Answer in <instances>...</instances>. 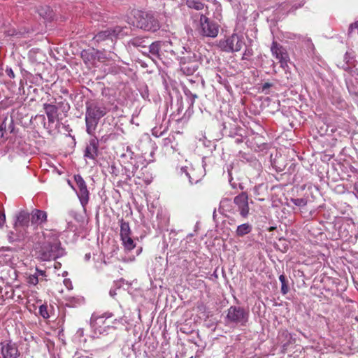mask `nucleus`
Masks as SVG:
<instances>
[{
    "label": "nucleus",
    "instance_id": "5",
    "mask_svg": "<svg viewBox=\"0 0 358 358\" xmlns=\"http://www.w3.org/2000/svg\"><path fill=\"white\" fill-rule=\"evenodd\" d=\"M135 17L136 22L134 23L138 28L153 32L160 28L158 20L150 13L138 12Z\"/></svg>",
    "mask_w": 358,
    "mask_h": 358
},
{
    "label": "nucleus",
    "instance_id": "40",
    "mask_svg": "<svg viewBox=\"0 0 358 358\" xmlns=\"http://www.w3.org/2000/svg\"><path fill=\"white\" fill-rule=\"evenodd\" d=\"M197 98V96L196 94L193 95V99H195Z\"/></svg>",
    "mask_w": 358,
    "mask_h": 358
},
{
    "label": "nucleus",
    "instance_id": "18",
    "mask_svg": "<svg viewBox=\"0 0 358 358\" xmlns=\"http://www.w3.org/2000/svg\"><path fill=\"white\" fill-rule=\"evenodd\" d=\"M43 106L49 122L53 123L57 118V108L55 105L48 103H45Z\"/></svg>",
    "mask_w": 358,
    "mask_h": 358
},
{
    "label": "nucleus",
    "instance_id": "20",
    "mask_svg": "<svg viewBox=\"0 0 358 358\" xmlns=\"http://www.w3.org/2000/svg\"><path fill=\"white\" fill-rule=\"evenodd\" d=\"M252 227L248 223L242 224L237 227L236 234L238 236H243L251 232Z\"/></svg>",
    "mask_w": 358,
    "mask_h": 358
},
{
    "label": "nucleus",
    "instance_id": "41",
    "mask_svg": "<svg viewBox=\"0 0 358 358\" xmlns=\"http://www.w3.org/2000/svg\"><path fill=\"white\" fill-rule=\"evenodd\" d=\"M353 26H354L353 24H351V25H350V29H354V27H353Z\"/></svg>",
    "mask_w": 358,
    "mask_h": 358
},
{
    "label": "nucleus",
    "instance_id": "4",
    "mask_svg": "<svg viewBox=\"0 0 358 358\" xmlns=\"http://www.w3.org/2000/svg\"><path fill=\"white\" fill-rule=\"evenodd\" d=\"M200 64L199 54L192 51H187L180 61V71L187 76L194 74Z\"/></svg>",
    "mask_w": 358,
    "mask_h": 358
},
{
    "label": "nucleus",
    "instance_id": "26",
    "mask_svg": "<svg viewBox=\"0 0 358 358\" xmlns=\"http://www.w3.org/2000/svg\"><path fill=\"white\" fill-rule=\"evenodd\" d=\"M279 280H280V281L281 282V292L283 294H285L289 291V288H288V286L287 285L286 278H285V276L284 275H280V277H279Z\"/></svg>",
    "mask_w": 358,
    "mask_h": 358
},
{
    "label": "nucleus",
    "instance_id": "34",
    "mask_svg": "<svg viewBox=\"0 0 358 358\" xmlns=\"http://www.w3.org/2000/svg\"><path fill=\"white\" fill-rule=\"evenodd\" d=\"M6 74L8 75V76L10 78H14L15 77V74H14V72L11 69H7L6 70Z\"/></svg>",
    "mask_w": 358,
    "mask_h": 358
},
{
    "label": "nucleus",
    "instance_id": "29",
    "mask_svg": "<svg viewBox=\"0 0 358 358\" xmlns=\"http://www.w3.org/2000/svg\"><path fill=\"white\" fill-rule=\"evenodd\" d=\"M92 354H90L85 351H80L75 354L73 358H92Z\"/></svg>",
    "mask_w": 358,
    "mask_h": 358
},
{
    "label": "nucleus",
    "instance_id": "36",
    "mask_svg": "<svg viewBox=\"0 0 358 358\" xmlns=\"http://www.w3.org/2000/svg\"><path fill=\"white\" fill-rule=\"evenodd\" d=\"M355 194L356 197L358 199V182L355 184L354 186Z\"/></svg>",
    "mask_w": 358,
    "mask_h": 358
},
{
    "label": "nucleus",
    "instance_id": "37",
    "mask_svg": "<svg viewBox=\"0 0 358 358\" xmlns=\"http://www.w3.org/2000/svg\"><path fill=\"white\" fill-rule=\"evenodd\" d=\"M110 296L114 297L116 295L115 289H110L109 292Z\"/></svg>",
    "mask_w": 358,
    "mask_h": 358
},
{
    "label": "nucleus",
    "instance_id": "43",
    "mask_svg": "<svg viewBox=\"0 0 358 358\" xmlns=\"http://www.w3.org/2000/svg\"><path fill=\"white\" fill-rule=\"evenodd\" d=\"M117 321H118V320H117V319H115V320H114V322H113L115 323V322H116Z\"/></svg>",
    "mask_w": 358,
    "mask_h": 358
},
{
    "label": "nucleus",
    "instance_id": "23",
    "mask_svg": "<svg viewBox=\"0 0 358 358\" xmlns=\"http://www.w3.org/2000/svg\"><path fill=\"white\" fill-rule=\"evenodd\" d=\"M120 238H123L131 234V231L128 222L124 221L122 219L120 220Z\"/></svg>",
    "mask_w": 358,
    "mask_h": 358
},
{
    "label": "nucleus",
    "instance_id": "6",
    "mask_svg": "<svg viewBox=\"0 0 358 358\" xmlns=\"http://www.w3.org/2000/svg\"><path fill=\"white\" fill-rule=\"evenodd\" d=\"M244 45L243 37L237 34H233L230 36L220 40L218 46L226 52H234L240 51Z\"/></svg>",
    "mask_w": 358,
    "mask_h": 358
},
{
    "label": "nucleus",
    "instance_id": "12",
    "mask_svg": "<svg viewBox=\"0 0 358 358\" xmlns=\"http://www.w3.org/2000/svg\"><path fill=\"white\" fill-rule=\"evenodd\" d=\"M234 202L237 206L240 215L243 217H248L249 214L248 197L245 192H242L234 197Z\"/></svg>",
    "mask_w": 358,
    "mask_h": 358
},
{
    "label": "nucleus",
    "instance_id": "3",
    "mask_svg": "<svg viewBox=\"0 0 358 358\" xmlns=\"http://www.w3.org/2000/svg\"><path fill=\"white\" fill-rule=\"evenodd\" d=\"M206 14L208 12L201 14L196 31L202 37L215 38L218 35L220 26L216 22L210 20Z\"/></svg>",
    "mask_w": 358,
    "mask_h": 358
},
{
    "label": "nucleus",
    "instance_id": "7",
    "mask_svg": "<svg viewBox=\"0 0 358 358\" xmlns=\"http://www.w3.org/2000/svg\"><path fill=\"white\" fill-rule=\"evenodd\" d=\"M130 28L127 27L116 26L115 27L108 28L106 30L99 31L94 39L96 42H101L107 39L113 40L114 38H121L129 34Z\"/></svg>",
    "mask_w": 358,
    "mask_h": 358
},
{
    "label": "nucleus",
    "instance_id": "31",
    "mask_svg": "<svg viewBox=\"0 0 358 358\" xmlns=\"http://www.w3.org/2000/svg\"><path fill=\"white\" fill-rule=\"evenodd\" d=\"M252 55H253L252 49L250 48H246L243 54L242 59L243 60H248Z\"/></svg>",
    "mask_w": 358,
    "mask_h": 358
},
{
    "label": "nucleus",
    "instance_id": "19",
    "mask_svg": "<svg viewBox=\"0 0 358 358\" xmlns=\"http://www.w3.org/2000/svg\"><path fill=\"white\" fill-rule=\"evenodd\" d=\"M30 217L29 214L27 212H20L16 218L15 223V227L28 226Z\"/></svg>",
    "mask_w": 358,
    "mask_h": 358
},
{
    "label": "nucleus",
    "instance_id": "14",
    "mask_svg": "<svg viewBox=\"0 0 358 358\" xmlns=\"http://www.w3.org/2000/svg\"><path fill=\"white\" fill-rule=\"evenodd\" d=\"M14 130L13 120L11 117H5L0 124V136L7 138L8 134H11Z\"/></svg>",
    "mask_w": 358,
    "mask_h": 358
},
{
    "label": "nucleus",
    "instance_id": "11",
    "mask_svg": "<svg viewBox=\"0 0 358 358\" xmlns=\"http://www.w3.org/2000/svg\"><path fill=\"white\" fill-rule=\"evenodd\" d=\"M74 180L78 189L77 196L82 206L85 208L86 205L88 203L90 199V193L87 189L86 182L80 175H76L74 176Z\"/></svg>",
    "mask_w": 358,
    "mask_h": 358
},
{
    "label": "nucleus",
    "instance_id": "17",
    "mask_svg": "<svg viewBox=\"0 0 358 358\" xmlns=\"http://www.w3.org/2000/svg\"><path fill=\"white\" fill-rule=\"evenodd\" d=\"M180 172L181 174L185 175L191 184L197 183L202 178V173L197 174L196 170L193 168L188 169L187 167H182Z\"/></svg>",
    "mask_w": 358,
    "mask_h": 358
},
{
    "label": "nucleus",
    "instance_id": "33",
    "mask_svg": "<svg viewBox=\"0 0 358 358\" xmlns=\"http://www.w3.org/2000/svg\"><path fill=\"white\" fill-rule=\"evenodd\" d=\"M64 284L65 287H66L68 289L71 290V289H73V285H72V282H71V281L69 279H64Z\"/></svg>",
    "mask_w": 358,
    "mask_h": 358
},
{
    "label": "nucleus",
    "instance_id": "24",
    "mask_svg": "<svg viewBox=\"0 0 358 358\" xmlns=\"http://www.w3.org/2000/svg\"><path fill=\"white\" fill-rule=\"evenodd\" d=\"M124 248L129 251L132 250L135 247L136 244L134 240L131 238V235L121 238Z\"/></svg>",
    "mask_w": 358,
    "mask_h": 358
},
{
    "label": "nucleus",
    "instance_id": "15",
    "mask_svg": "<svg viewBox=\"0 0 358 358\" xmlns=\"http://www.w3.org/2000/svg\"><path fill=\"white\" fill-rule=\"evenodd\" d=\"M99 141L96 138L90 141L89 145L86 147L84 156L88 159H95L98 155Z\"/></svg>",
    "mask_w": 358,
    "mask_h": 358
},
{
    "label": "nucleus",
    "instance_id": "16",
    "mask_svg": "<svg viewBox=\"0 0 358 358\" xmlns=\"http://www.w3.org/2000/svg\"><path fill=\"white\" fill-rule=\"evenodd\" d=\"M30 220L32 224L40 225L47 221V213L43 210L34 209L30 213Z\"/></svg>",
    "mask_w": 358,
    "mask_h": 358
},
{
    "label": "nucleus",
    "instance_id": "22",
    "mask_svg": "<svg viewBox=\"0 0 358 358\" xmlns=\"http://www.w3.org/2000/svg\"><path fill=\"white\" fill-rule=\"evenodd\" d=\"M187 5L189 8L196 10H201L206 8V10L208 12V7L206 6L204 3L197 0H187Z\"/></svg>",
    "mask_w": 358,
    "mask_h": 358
},
{
    "label": "nucleus",
    "instance_id": "35",
    "mask_svg": "<svg viewBox=\"0 0 358 358\" xmlns=\"http://www.w3.org/2000/svg\"><path fill=\"white\" fill-rule=\"evenodd\" d=\"M36 275H41V276H45V272L44 271H42V270H39L38 268H36Z\"/></svg>",
    "mask_w": 358,
    "mask_h": 358
},
{
    "label": "nucleus",
    "instance_id": "27",
    "mask_svg": "<svg viewBox=\"0 0 358 358\" xmlns=\"http://www.w3.org/2000/svg\"><path fill=\"white\" fill-rule=\"evenodd\" d=\"M291 201L299 207H303L307 204V200L304 198L292 199Z\"/></svg>",
    "mask_w": 358,
    "mask_h": 358
},
{
    "label": "nucleus",
    "instance_id": "9",
    "mask_svg": "<svg viewBox=\"0 0 358 358\" xmlns=\"http://www.w3.org/2000/svg\"><path fill=\"white\" fill-rule=\"evenodd\" d=\"M227 319L229 322L244 325L248 320V313L244 308L231 306L228 309Z\"/></svg>",
    "mask_w": 358,
    "mask_h": 358
},
{
    "label": "nucleus",
    "instance_id": "30",
    "mask_svg": "<svg viewBox=\"0 0 358 358\" xmlns=\"http://www.w3.org/2000/svg\"><path fill=\"white\" fill-rule=\"evenodd\" d=\"M27 282L29 285H36L38 282V275L36 273H34L33 275H30L27 278Z\"/></svg>",
    "mask_w": 358,
    "mask_h": 358
},
{
    "label": "nucleus",
    "instance_id": "8",
    "mask_svg": "<svg viewBox=\"0 0 358 358\" xmlns=\"http://www.w3.org/2000/svg\"><path fill=\"white\" fill-rule=\"evenodd\" d=\"M113 314L110 313H106L98 317H92L91 320V325L92 329H94V334H103L106 333L108 329L110 328H113V326H110L106 320L110 317H112Z\"/></svg>",
    "mask_w": 358,
    "mask_h": 358
},
{
    "label": "nucleus",
    "instance_id": "39",
    "mask_svg": "<svg viewBox=\"0 0 358 358\" xmlns=\"http://www.w3.org/2000/svg\"><path fill=\"white\" fill-rule=\"evenodd\" d=\"M85 259H86V260H89V259H90V257H91V255H90V253H88V254H86V255H85Z\"/></svg>",
    "mask_w": 358,
    "mask_h": 358
},
{
    "label": "nucleus",
    "instance_id": "13",
    "mask_svg": "<svg viewBox=\"0 0 358 358\" xmlns=\"http://www.w3.org/2000/svg\"><path fill=\"white\" fill-rule=\"evenodd\" d=\"M1 355L3 358H17L20 352L15 343L8 342L2 343Z\"/></svg>",
    "mask_w": 358,
    "mask_h": 358
},
{
    "label": "nucleus",
    "instance_id": "2",
    "mask_svg": "<svg viewBox=\"0 0 358 358\" xmlns=\"http://www.w3.org/2000/svg\"><path fill=\"white\" fill-rule=\"evenodd\" d=\"M108 110L104 105L98 103L87 104L85 113L86 131L93 136L99 120L106 115Z\"/></svg>",
    "mask_w": 358,
    "mask_h": 358
},
{
    "label": "nucleus",
    "instance_id": "38",
    "mask_svg": "<svg viewBox=\"0 0 358 358\" xmlns=\"http://www.w3.org/2000/svg\"><path fill=\"white\" fill-rule=\"evenodd\" d=\"M78 334L80 336H82L83 335V329H78Z\"/></svg>",
    "mask_w": 358,
    "mask_h": 358
},
{
    "label": "nucleus",
    "instance_id": "10",
    "mask_svg": "<svg viewBox=\"0 0 358 358\" xmlns=\"http://www.w3.org/2000/svg\"><path fill=\"white\" fill-rule=\"evenodd\" d=\"M271 51L272 55L279 61L282 68L285 69L287 67V64L289 61V57L285 48L278 43L276 41H273L271 47Z\"/></svg>",
    "mask_w": 358,
    "mask_h": 358
},
{
    "label": "nucleus",
    "instance_id": "21",
    "mask_svg": "<svg viewBox=\"0 0 358 358\" xmlns=\"http://www.w3.org/2000/svg\"><path fill=\"white\" fill-rule=\"evenodd\" d=\"M160 45L161 41H156L150 45L149 52L152 55V57L160 58L162 52Z\"/></svg>",
    "mask_w": 358,
    "mask_h": 358
},
{
    "label": "nucleus",
    "instance_id": "42",
    "mask_svg": "<svg viewBox=\"0 0 358 358\" xmlns=\"http://www.w3.org/2000/svg\"><path fill=\"white\" fill-rule=\"evenodd\" d=\"M39 15L43 16V13L41 11H39Z\"/></svg>",
    "mask_w": 358,
    "mask_h": 358
},
{
    "label": "nucleus",
    "instance_id": "28",
    "mask_svg": "<svg viewBox=\"0 0 358 358\" xmlns=\"http://www.w3.org/2000/svg\"><path fill=\"white\" fill-rule=\"evenodd\" d=\"M39 314L44 319H47V318L49 317V313H48V306H47V305L43 304V305L40 306V307H39Z\"/></svg>",
    "mask_w": 358,
    "mask_h": 358
},
{
    "label": "nucleus",
    "instance_id": "32",
    "mask_svg": "<svg viewBox=\"0 0 358 358\" xmlns=\"http://www.w3.org/2000/svg\"><path fill=\"white\" fill-rule=\"evenodd\" d=\"M144 41L142 38H136L131 41V44L136 47H142L145 48V45H143Z\"/></svg>",
    "mask_w": 358,
    "mask_h": 358
},
{
    "label": "nucleus",
    "instance_id": "25",
    "mask_svg": "<svg viewBox=\"0 0 358 358\" xmlns=\"http://www.w3.org/2000/svg\"><path fill=\"white\" fill-rule=\"evenodd\" d=\"M161 50L162 52L164 51L166 52H170L171 55H175L174 51L171 48L172 46V43L169 41H161Z\"/></svg>",
    "mask_w": 358,
    "mask_h": 358
},
{
    "label": "nucleus",
    "instance_id": "1",
    "mask_svg": "<svg viewBox=\"0 0 358 358\" xmlns=\"http://www.w3.org/2000/svg\"><path fill=\"white\" fill-rule=\"evenodd\" d=\"M37 244L38 245V248H36L37 252L39 258L43 261H50L63 255L58 234L54 230L43 231L42 237L39 238Z\"/></svg>",
    "mask_w": 358,
    "mask_h": 358
}]
</instances>
